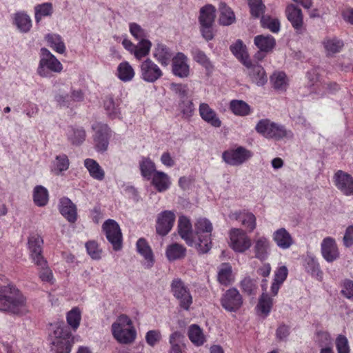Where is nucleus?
Listing matches in <instances>:
<instances>
[{"label":"nucleus","mask_w":353,"mask_h":353,"mask_svg":"<svg viewBox=\"0 0 353 353\" xmlns=\"http://www.w3.org/2000/svg\"><path fill=\"white\" fill-rule=\"evenodd\" d=\"M0 310L14 314L28 312L26 297L14 285L0 287Z\"/></svg>","instance_id":"obj_1"},{"label":"nucleus","mask_w":353,"mask_h":353,"mask_svg":"<svg viewBox=\"0 0 353 353\" xmlns=\"http://www.w3.org/2000/svg\"><path fill=\"white\" fill-rule=\"evenodd\" d=\"M112 333L114 338L120 343H132L136 338L137 332L130 319L125 315H120L112 325Z\"/></svg>","instance_id":"obj_2"},{"label":"nucleus","mask_w":353,"mask_h":353,"mask_svg":"<svg viewBox=\"0 0 353 353\" xmlns=\"http://www.w3.org/2000/svg\"><path fill=\"white\" fill-rule=\"evenodd\" d=\"M212 229V224L206 218H199L195 222L194 236L197 239L196 249L199 253H207L211 249Z\"/></svg>","instance_id":"obj_3"},{"label":"nucleus","mask_w":353,"mask_h":353,"mask_svg":"<svg viewBox=\"0 0 353 353\" xmlns=\"http://www.w3.org/2000/svg\"><path fill=\"white\" fill-rule=\"evenodd\" d=\"M63 70L61 62L48 49H41V59L37 73L42 77H50L51 72L59 73Z\"/></svg>","instance_id":"obj_4"},{"label":"nucleus","mask_w":353,"mask_h":353,"mask_svg":"<svg viewBox=\"0 0 353 353\" xmlns=\"http://www.w3.org/2000/svg\"><path fill=\"white\" fill-rule=\"evenodd\" d=\"M255 130L264 137L276 140L286 137L288 134L283 125L268 119H261L256 125Z\"/></svg>","instance_id":"obj_5"},{"label":"nucleus","mask_w":353,"mask_h":353,"mask_svg":"<svg viewBox=\"0 0 353 353\" xmlns=\"http://www.w3.org/2000/svg\"><path fill=\"white\" fill-rule=\"evenodd\" d=\"M252 152L244 147L224 151L222 154L223 161L232 166H239L245 163L252 157Z\"/></svg>","instance_id":"obj_6"},{"label":"nucleus","mask_w":353,"mask_h":353,"mask_svg":"<svg viewBox=\"0 0 353 353\" xmlns=\"http://www.w3.org/2000/svg\"><path fill=\"white\" fill-rule=\"evenodd\" d=\"M230 245L236 252L243 253L252 245L250 238L240 228H232L230 233Z\"/></svg>","instance_id":"obj_7"},{"label":"nucleus","mask_w":353,"mask_h":353,"mask_svg":"<svg viewBox=\"0 0 353 353\" xmlns=\"http://www.w3.org/2000/svg\"><path fill=\"white\" fill-rule=\"evenodd\" d=\"M171 290L174 296L179 300L180 307L185 310H188L192 303V297L183 282L179 279L173 280L171 283Z\"/></svg>","instance_id":"obj_8"},{"label":"nucleus","mask_w":353,"mask_h":353,"mask_svg":"<svg viewBox=\"0 0 353 353\" xmlns=\"http://www.w3.org/2000/svg\"><path fill=\"white\" fill-rule=\"evenodd\" d=\"M221 304L226 311L236 312L243 305V297L237 289L232 288L223 294Z\"/></svg>","instance_id":"obj_9"},{"label":"nucleus","mask_w":353,"mask_h":353,"mask_svg":"<svg viewBox=\"0 0 353 353\" xmlns=\"http://www.w3.org/2000/svg\"><path fill=\"white\" fill-rule=\"evenodd\" d=\"M103 230L108 241L116 251L122 247V234L119 224L113 219H108L103 224Z\"/></svg>","instance_id":"obj_10"},{"label":"nucleus","mask_w":353,"mask_h":353,"mask_svg":"<svg viewBox=\"0 0 353 353\" xmlns=\"http://www.w3.org/2000/svg\"><path fill=\"white\" fill-rule=\"evenodd\" d=\"M140 74L144 81L154 83L163 76V72L150 59H147L140 65Z\"/></svg>","instance_id":"obj_11"},{"label":"nucleus","mask_w":353,"mask_h":353,"mask_svg":"<svg viewBox=\"0 0 353 353\" xmlns=\"http://www.w3.org/2000/svg\"><path fill=\"white\" fill-rule=\"evenodd\" d=\"M285 14L296 34H302L305 32L303 15L299 8L294 4H290L286 7Z\"/></svg>","instance_id":"obj_12"},{"label":"nucleus","mask_w":353,"mask_h":353,"mask_svg":"<svg viewBox=\"0 0 353 353\" xmlns=\"http://www.w3.org/2000/svg\"><path fill=\"white\" fill-rule=\"evenodd\" d=\"M95 130L94 141L95 148L99 152H104L108 149L110 138V128L107 124L97 123L92 125Z\"/></svg>","instance_id":"obj_13"},{"label":"nucleus","mask_w":353,"mask_h":353,"mask_svg":"<svg viewBox=\"0 0 353 353\" xmlns=\"http://www.w3.org/2000/svg\"><path fill=\"white\" fill-rule=\"evenodd\" d=\"M56 338L52 344L54 347V353H70L71 350L69 343L70 333L67 329L58 327L54 332Z\"/></svg>","instance_id":"obj_14"},{"label":"nucleus","mask_w":353,"mask_h":353,"mask_svg":"<svg viewBox=\"0 0 353 353\" xmlns=\"http://www.w3.org/2000/svg\"><path fill=\"white\" fill-rule=\"evenodd\" d=\"M252 251L254 258L264 261H266L271 252V242L264 235L256 236L253 241Z\"/></svg>","instance_id":"obj_15"},{"label":"nucleus","mask_w":353,"mask_h":353,"mask_svg":"<svg viewBox=\"0 0 353 353\" xmlns=\"http://www.w3.org/2000/svg\"><path fill=\"white\" fill-rule=\"evenodd\" d=\"M43 241L39 235H33L28 239V248L30 256L37 266L43 267L46 265V260L42 256V245Z\"/></svg>","instance_id":"obj_16"},{"label":"nucleus","mask_w":353,"mask_h":353,"mask_svg":"<svg viewBox=\"0 0 353 353\" xmlns=\"http://www.w3.org/2000/svg\"><path fill=\"white\" fill-rule=\"evenodd\" d=\"M246 72L252 83L258 86L263 85L268 81V77L263 68L257 63H253L251 60L245 62Z\"/></svg>","instance_id":"obj_17"},{"label":"nucleus","mask_w":353,"mask_h":353,"mask_svg":"<svg viewBox=\"0 0 353 353\" xmlns=\"http://www.w3.org/2000/svg\"><path fill=\"white\" fill-rule=\"evenodd\" d=\"M336 187L345 195H353V177L342 170H338L334 176Z\"/></svg>","instance_id":"obj_18"},{"label":"nucleus","mask_w":353,"mask_h":353,"mask_svg":"<svg viewBox=\"0 0 353 353\" xmlns=\"http://www.w3.org/2000/svg\"><path fill=\"white\" fill-rule=\"evenodd\" d=\"M321 251L323 259L328 263L334 262L340 256L335 240L330 236L325 237L322 241Z\"/></svg>","instance_id":"obj_19"},{"label":"nucleus","mask_w":353,"mask_h":353,"mask_svg":"<svg viewBox=\"0 0 353 353\" xmlns=\"http://www.w3.org/2000/svg\"><path fill=\"white\" fill-rule=\"evenodd\" d=\"M178 232L181 237L188 245L196 248V242L194 239L192 224L190 220L185 216H181L179 219Z\"/></svg>","instance_id":"obj_20"},{"label":"nucleus","mask_w":353,"mask_h":353,"mask_svg":"<svg viewBox=\"0 0 353 353\" xmlns=\"http://www.w3.org/2000/svg\"><path fill=\"white\" fill-rule=\"evenodd\" d=\"M229 217L232 220L239 221L250 232L256 227V218L252 212L245 210L231 212Z\"/></svg>","instance_id":"obj_21"},{"label":"nucleus","mask_w":353,"mask_h":353,"mask_svg":"<svg viewBox=\"0 0 353 353\" xmlns=\"http://www.w3.org/2000/svg\"><path fill=\"white\" fill-rule=\"evenodd\" d=\"M175 220V215L171 211H164L159 214L156 225L157 232L165 236L172 229Z\"/></svg>","instance_id":"obj_22"},{"label":"nucleus","mask_w":353,"mask_h":353,"mask_svg":"<svg viewBox=\"0 0 353 353\" xmlns=\"http://www.w3.org/2000/svg\"><path fill=\"white\" fill-rule=\"evenodd\" d=\"M172 72L181 78H185L189 75L190 67L188 64V58L181 52L177 53L172 58Z\"/></svg>","instance_id":"obj_23"},{"label":"nucleus","mask_w":353,"mask_h":353,"mask_svg":"<svg viewBox=\"0 0 353 353\" xmlns=\"http://www.w3.org/2000/svg\"><path fill=\"white\" fill-rule=\"evenodd\" d=\"M59 210L61 215L70 223H74L77 219V209L76 205L68 198L63 197L59 203Z\"/></svg>","instance_id":"obj_24"},{"label":"nucleus","mask_w":353,"mask_h":353,"mask_svg":"<svg viewBox=\"0 0 353 353\" xmlns=\"http://www.w3.org/2000/svg\"><path fill=\"white\" fill-rule=\"evenodd\" d=\"M199 112L201 119L212 127L220 128L221 126L222 122L216 112L208 103H200Z\"/></svg>","instance_id":"obj_25"},{"label":"nucleus","mask_w":353,"mask_h":353,"mask_svg":"<svg viewBox=\"0 0 353 353\" xmlns=\"http://www.w3.org/2000/svg\"><path fill=\"white\" fill-rule=\"evenodd\" d=\"M137 250L144 259L143 265L145 268H150L154 263L152 250L148 243L143 238H140L136 244Z\"/></svg>","instance_id":"obj_26"},{"label":"nucleus","mask_w":353,"mask_h":353,"mask_svg":"<svg viewBox=\"0 0 353 353\" xmlns=\"http://www.w3.org/2000/svg\"><path fill=\"white\" fill-rule=\"evenodd\" d=\"M150 179L151 184L159 192L167 191L172 184L170 177L162 171L155 172Z\"/></svg>","instance_id":"obj_27"},{"label":"nucleus","mask_w":353,"mask_h":353,"mask_svg":"<svg viewBox=\"0 0 353 353\" xmlns=\"http://www.w3.org/2000/svg\"><path fill=\"white\" fill-rule=\"evenodd\" d=\"M272 239L276 245L283 250L290 248L294 243L291 234L284 228L274 231L272 234Z\"/></svg>","instance_id":"obj_28"},{"label":"nucleus","mask_w":353,"mask_h":353,"mask_svg":"<svg viewBox=\"0 0 353 353\" xmlns=\"http://www.w3.org/2000/svg\"><path fill=\"white\" fill-rule=\"evenodd\" d=\"M153 56L162 65L167 66L170 62L172 53L165 45L158 43L154 48Z\"/></svg>","instance_id":"obj_29"},{"label":"nucleus","mask_w":353,"mask_h":353,"mask_svg":"<svg viewBox=\"0 0 353 353\" xmlns=\"http://www.w3.org/2000/svg\"><path fill=\"white\" fill-rule=\"evenodd\" d=\"M84 165L88 170L90 175L97 181H102L105 178V172L100 165L92 159H86Z\"/></svg>","instance_id":"obj_30"},{"label":"nucleus","mask_w":353,"mask_h":353,"mask_svg":"<svg viewBox=\"0 0 353 353\" xmlns=\"http://www.w3.org/2000/svg\"><path fill=\"white\" fill-rule=\"evenodd\" d=\"M256 46L261 51L270 52L274 48L276 41L271 35H258L254 40Z\"/></svg>","instance_id":"obj_31"},{"label":"nucleus","mask_w":353,"mask_h":353,"mask_svg":"<svg viewBox=\"0 0 353 353\" xmlns=\"http://www.w3.org/2000/svg\"><path fill=\"white\" fill-rule=\"evenodd\" d=\"M219 23L222 26H230L235 21V15L232 9L224 2H221L219 6Z\"/></svg>","instance_id":"obj_32"},{"label":"nucleus","mask_w":353,"mask_h":353,"mask_svg":"<svg viewBox=\"0 0 353 353\" xmlns=\"http://www.w3.org/2000/svg\"><path fill=\"white\" fill-rule=\"evenodd\" d=\"M305 270L311 274L312 276L316 277L318 280L321 281L323 279V272L321 270L319 264L316 259L307 254L305 259Z\"/></svg>","instance_id":"obj_33"},{"label":"nucleus","mask_w":353,"mask_h":353,"mask_svg":"<svg viewBox=\"0 0 353 353\" xmlns=\"http://www.w3.org/2000/svg\"><path fill=\"white\" fill-rule=\"evenodd\" d=\"M215 8L210 4L201 8L199 21L200 25L214 24L215 19Z\"/></svg>","instance_id":"obj_34"},{"label":"nucleus","mask_w":353,"mask_h":353,"mask_svg":"<svg viewBox=\"0 0 353 353\" xmlns=\"http://www.w3.org/2000/svg\"><path fill=\"white\" fill-rule=\"evenodd\" d=\"M185 254L186 248L181 244L175 243L167 247L166 256L170 261L183 259Z\"/></svg>","instance_id":"obj_35"},{"label":"nucleus","mask_w":353,"mask_h":353,"mask_svg":"<svg viewBox=\"0 0 353 353\" xmlns=\"http://www.w3.org/2000/svg\"><path fill=\"white\" fill-rule=\"evenodd\" d=\"M85 132L82 128L70 127L68 129L67 137L72 145H81L85 141Z\"/></svg>","instance_id":"obj_36"},{"label":"nucleus","mask_w":353,"mask_h":353,"mask_svg":"<svg viewBox=\"0 0 353 353\" xmlns=\"http://www.w3.org/2000/svg\"><path fill=\"white\" fill-rule=\"evenodd\" d=\"M188 336L190 341L196 346L202 345L205 341L202 330L196 324H192L188 327Z\"/></svg>","instance_id":"obj_37"},{"label":"nucleus","mask_w":353,"mask_h":353,"mask_svg":"<svg viewBox=\"0 0 353 353\" xmlns=\"http://www.w3.org/2000/svg\"><path fill=\"white\" fill-rule=\"evenodd\" d=\"M119 103H117L112 97H107L103 102V107L107 115L112 119L119 118L121 115Z\"/></svg>","instance_id":"obj_38"},{"label":"nucleus","mask_w":353,"mask_h":353,"mask_svg":"<svg viewBox=\"0 0 353 353\" xmlns=\"http://www.w3.org/2000/svg\"><path fill=\"white\" fill-rule=\"evenodd\" d=\"M323 44L328 55L339 52L343 47V41L336 37L325 39Z\"/></svg>","instance_id":"obj_39"},{"label":"nucleus","mask_w":353,"mask_h":353,"mask_svg":"<svg viewBox=\"0 0 353 353\" xmlns=\"http://www.w3.org/2000/svg\"><path fill=\"white\" fill-rule=\"evenodd\" d=\"M118 77L123 82L131 81L135 74L132 67L127 61L121 62L117 68Z\"/></svg>","instance_id":"obj_40"},{"label":"nucleus","mask_w":353,"mask_h":353,"mask_svg":"<svg viewBox=\"0 0 353 353\" xmlns=\"http://www.w3.org/2000/svg\"><path fill=\"white\" fill-rule=\"evenodd\" d=\"M139 167L141 175L148 180L151 179L155 172L158 171L156 170L155 163L148 157L142 158L139 162Z\"/></svg>","instance_id":"obj_41"},{"label":"nucleus","mask_w":353,"mask_h":353,"mask_svg":"<svg viewBox=\"0 0 353 353\" xmlns=\"http://www.w3.org/2000/svg\"><path fill=\"white\" fill-rule=\"evenodd\" d=\"M230 109L237 116L244 117L250 113V106L242 100H232L230 103Z\"/></svg>","instance_id":"obj_42"},{"label":"nucleus","mask_w":353,"mask_h":353,"mask_svg":"<svg viewBox=\"0 0 353 353\" xmlns=\"http://www.w3.org/2000/svg\"><path fill=\"white\" fill-rule=\"evenodd\" d=\"M230 50L243 65L245 62H248L250 60L246 51V47L241 40H237L232 45L230 46Z\"/></svg>","instance_id":"obj_43"},{"label":"nucleus","mask_w":353,"mask_h":353,"mask_svg":"<svg viewBox=\"0 0 353 353\" xmlns=\"http://www.w3.org/2000/svg\"><path fill=\"white\" fill-rule=\"evenodd\" d=\"M70 165L69 159L66 154H61L57 155L53 161L52 171L57 175L66 171Z\"/></svg>","instance_id":"obj_44"},{"label":"nucleus","mask_w":353,"mask_h":353,"mask_svg":"<svg viewBox=\"0 0 353 353\" xmlns=\"http://www.w3.org/2000/svg\"><path fill=\"white\" fill-rule=\"evenodd\" d=\"M232 266L229 263H223L218 272V280L224 285L230 284L232 281Z\"/></svg>","instance_id":"obj_45"},{"label":"nucleus","mask_w":353,"mask_h":353,"mask_svg":"<svg viewBox=\"0 0 353 353\" xmlns=\"http://www.w3.org/2000/svg\"><path fill=\"white\" fill-rule=\"evenodd\" d=\"M35 20L39 23L43 17L50 16L53 12L52 3L46 2L38 4L34 7Z\"/></svg>","instance_id":"obj_46"},{"label":"nucleus","mask_w":353,"mask_h":353,"mask_svg":"<svg viewBox=\"0 0 353 353\" xmlns=\"http://www.w3.org/2000/svg\"><path fill=\"white\" fill-rule=\"evenodd\" d=\"M34 201L38 206H44L48 201V192L46 188L42 185H37L34 189Z\"/></svg>","instance_id":"obj_47"},{"label":"nucleus","mask_w":353,"mask_h":353,"mask_svg":"<svg viewBox=\"0 0 353 353\" xmlns=\"http://www.w3.org/2000/svg\"><path fill=\"white\" fill-rule=\"evenodd\" d=\"M273 305V299L266 292H263L259 299L257 304L258 310L265 315L268 316L271 311Z\"/></svg>","instance_id":"obj_48"},{"label":"nucleus","mask_w":353,"mask_h":353,"mask_svg":"<svg viewBox=\"0 0 353 353\" xmlns=\"http://www.w3.org/2000/svg\"><path fill=\"white\" fill-rule=\"evenodd\" d=\"M193 58L195 61L203 66L208 72L213 70L214 65L204 52L199 49L194 50L193 51Z\"/></svg>","instance_id":"obj_49"},{"label":"nucleus","mask_w":353,"mask_h":353,"mask_svg":"<svg viewBox=\"0 0 353 353\" xmlns=\"http://www.w3.org/2000/svg\"><path fill=\"white\" fill-rule=\"evenodd\" d=\"M14 20L18 29L21 32H27L30 30L32 22L28 14L23 12L17 13L15 15Z\"/></svg>","instance_id":"obj_50"},{"label":"nucleus","mask_w":353,"mask_h":353,"mask_svg":"<svg viewBox=\"0 0 353 353\" xmlns=\"http://www.w3.org/2000/svg\"><path fill=\"white\" fill-rule=\"evenodd\" d=\"M178 109L184 119H190L194 112V105L192 101L187 100V99L179 101Z\"/></svg>","instance_id":"obj_51"},{"label":"nucleus","mask_w":353,"mask_h":353,"mask_svg":"<svg viewBox=\"0 0 353 353\" xmlns=\"http://www.w3.org/2000/svg\"><path fill=\"white\" fill-rule=\"evenodd\" d=\"M46 40L50 47L56 52L63 54L65 50V46L61 37L57 34H48Z\"/></svg>","instance_id":"obj_52"},{"label":"nucleus","mask_w":353,"mask_h":353,"mask_svg":"<svg viewBox=\"0 0 353 353\" xmlns=\"http://www.w3.org/2000/svg\"><path fill=\"white\" fill-rule=\"evenodd\" d=\"M151 46L152 43L149 40L145 39L140 41L139 43L135 46V49L133 52L134 57L138 59L145 57L148 54Z\"/></svg>","instance_id":"obj_53"},{"label":"nucleus","mask_w":353,"mask_h":353,"mask_svg":"<svg viewBox=\"0 0 353 353\" xmlns=\"http://www.w3.org/2000/svg\"><path fill=\"white\" fill-rule=\"evenodd\" d=\"M271 81L276 90L283 91L287 88V77L283 72L274 73L271 77Z\"/></svg>","instance_id":"obj_54"},{"label":"nucleus","mask_w":353,"mask_h":353,"mask_svg":"<svg viewBox=\"0 0 353 353\" xmlns=\"http://www.w3.org/2000/svg\"><path fill=\"white\" fill-rule=\"evenodd\" d=\"M81 312L79 308L74 307L67 314V322L71 327L76 330L80 324Z\"/></svg>","instance_id":"obj_55"},{"label":"nucleus","mask_w":353,"mask_h":353,"mask_svg":"<svg viewBox=\"0 0 353 353\" xmlns=\"http://www.w3.org/2000/svg\"><path fill=\"white\" fill-rule=\"evenodd\" d=\"M261 26L268 28L272 32H278L280 30V22L277 19H272L268 16H262L261 19Z\"/></svg>","instance_id":"obj_56"},{"label":"nucleus","mask_w":353,"mask_h":353,"mask_svg":"<svg viewBox=\"0 0 353 353\" xmlns=\"http://www.w3.org/2000/svg\"><path fill=\"white\" fill-rule=\"evenodd\" d=\"M251 14L253 17L259 18L263 14L265 9L262 0H248Z\"/></svg>","instance_id":"obj_57"},{"label":"nucleus","mask_w":353,"mask_h":353,"mask_svg":"<svg viewBox=\"0 0 353 353\" xmlns=\"http://www.w3.org/2000/svg\"><path fill=\"white\" fill-rule=\"evenodd\" d=\"M183 335L179 332H173L170 336L171 348L169 353H182L181 348V341Z\"/></svg>","instance_id":"obj_58"},{"label":"nucleus","mask_w":353,"mask_h":353,"mask_svg":"<svg viewBox=\"0 0 353 353\" xmlns=\"http://www.w3.org/2000/svg\"><path fill=\"white\" fill-rule=\"evenodd\" d=\"M241 288L244 292L252 295L256 294L257 286L254 279L245 277L241 282Z\"/></svg>","instance_id":"obj_59"},{"label":"nucleus","mask_w":353,"mask_h":353,"mask_svg":"<svg viewBox=\"0 0 353 353\" xmlns=\"http://www.w3.org/2000/svg\"><path fill=\"white\" fill-rule=\"evenodd\" d=\"M337 353H350V346L346 336L339 334L336 339Z\"/></svg>","instance_id":"obj_60"},{"label":"nucleus","mask_w":353,"mask_h":353,"mask_svg":"<svg viewBox=\"0 0 353 353\" xmlns=\"http://www.w3.org/2000/svg\"><path fill=\"white\" fill-rule=\"evenodd\" d=\"M130 32L137 40H145V37H147L145 30L136 23L130 24Z\"/></svg>","instance_id":"obj_61"},{"label":"nucleus","mask_w":353,"mask_h":353,"mask_svg":"<svg viewBox=\"0 0 353 353\" xmlns=\"http://www.w3.org/2000/svg\"><path fill=\"white\" fill-rule=\"evenodd\" d=\"M172 90L180 98V100L185 99L188 95V88L187 85L180 83H172Z\"/></svg>","instance_id":"obj_62"},{"label":"nucleus","mask_w":353,"mask_h":353,"mask_svg":"<svg viewBox=\"0 0 353 353\" xmlns=\"http://www.w3.org/2000/svg\"><path fill=\"white\" fill-rule=\"evenodd\" d=\"M341 287L342 295L348 299L353 300V281L350 279H345Z\"/></svg>","instance_id":"obj_63"},{"label":"nucleus","mask_w":353,"mask_h":353,"mask_svg":"<svg viewBox=\"0 0 353 353\" xmlns=\"http://www.w3.org/2000/svg\"><path fill=\"white\" fill-rule=\"evenodd\" d=\"M85 248L88 254L93 259H99L101 257V251L95 241H89L86 243Z\"/></svg>","instance_id":"obj_64"}]
</instances>
